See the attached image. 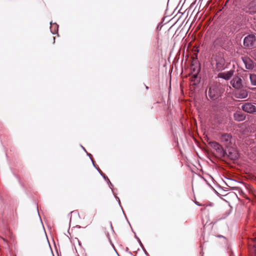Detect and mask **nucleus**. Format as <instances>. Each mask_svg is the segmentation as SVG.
<instances>
[{"mask_svg": "<svg viewBox=\"0 0 256 256\" xmlns=\"http://www.w3.org/2000/svg\"><path fill=\"white\" fill-rule=\"evenodd\" d=\"M54 27V28H58V26L56 24H54L52 26H51V28Z\"/></svg>", "mask_w": 256, "mask_h": 256, "instance_id": "dca6fc26", "label": "nucleus"}, {"mask_svg": "<svg viewBox=\"0 0 256 256\" xmlns=\"http://www.w3.org/2000/svg\"><path fill=\"white\" fill-rule=\"evenodd\" d=\"M256 40V38L254 35L249 34L244 38V44L248 48L252 47L254 46Z\"/></svg>", "mask_w": 256, "mask_h": 256, "instance_id": "f03ea898", "label": "nucleus"}, {"mask_svg": "<svg viewBox=\"0 0 256 256\" xmlns=\"http://www.w3.org/2000/svg\"><path fill=\"white\" fill-rule=\"evenodd\" d=\"M224 61L223 59H220L216 61V69L217 71H220L224 68Z\"/></svg>", "mask_w": 256, "mask_h": 256, "instance_id": "f8f14e48", "label": "nucleus"}, {"mask_svg": "<svg viewBox=\"0 0 256 256\" xmlns=\"http://www.w3.org/2000/svg\"><path fill=\"white\" fill-rule=\"evenodd\" d=\"M234 120L240 122L244 120L246 118V114L240 111H237L234 114Z\"/></svg>", "mask_w": 256, "mask_h": 256, "instance_id": "9d476101", "label": "nucleus"}, {"mask_svg": "<svg viewBox=\"0 0 256 256\" xmlns=\"http://www.w3.org/2000/svg\"><path fill=\"white\" fill-rule=\"evenodd\" d=\"M250 13H256V0H252L248 6Z\"/></svg>", "mask_w": 256, "mask_h": 256, "instance_id": "9b49d317", "label": "nucleus"}, {"mask_svg": "<svg viewBox=\"0 0 256 256\" xmlns=\"http://www.w3.org/2000/svg\"><path fill=\"white\" fill-rule=\"evenodd\" d=\"M224 90V86L220 82H214L210 86L208 96L213 100H216L222 96Z\"/></svg>", "mask_w": 256, "mask_h": 256, "instance_id": "f257e3e1", "label": "nucleus"}, {"mask_svg": "<svg viewBox=\"0 0 256 256\" xmlns=\"http://www.w3.org/2000/svg\"><path fill=\"white\" fill-rule=\"evenodd\" d=\"M210 146L214 148L220 154L224 155V152L222 146L218 143L216 142H210Z\"/></svg>", "mask_w": 256, "mask_h": 256, "instance_id": "6e6552de", "label": "nucleus"}, {"mask_svg": "<svg viewBox=\"0 0 256 256\" xmlns=\"http://www.w3.org/2000/svg\"><path fill=\"white\" fill-rule=\"evenodd\" d=\"M230 83L236 89H239L242 86V80L238 76H234Z\"/></svg>", "mask_w": 256, "mask_h": 256, "instance_id": "39448f33", "label": "nucleus"}, {"mask_svg": "<svg viewBox=\"0 0 256 256\" xmlns=\"http://www.w3.org/2000/svg\"><path fill=\"white\" fill-rule=\"evenodd\" d=\"M200 70L198 69V71L196 73L193 74L191 78V81L194 82L193 84H196L197 82H198V80H197L198 74Z\"/></svg>", "mask_w": 256, "mask_h": 256, "instance_id": "ddd939ff", "label": "nucleus"}, {"mask_svg": "<svg viewBox=\"0 0 256 256\" xmlns=\"http://www.w3.org/2000/svg\"><path fill=\"white\" fill-rule=\"evenodd\" d=\"M242 60L246 68L252 70L254 67V62L248 57L242 58Z\"/></svg>", "mask_w": 256, "mask_h": 256, "instance_id": "423d86ee", "label": "nucleus"}, {"mask_svg": "<svg viewBox=\"0 0 256 256\" xmlns=\"http://www.w3.org/2000/svg\"><path fill=\"white\" fill-rule=\"evenodd\" d=\"M242 108L244 112L248 113H256V106L250 102L245 103L242 106Z\"/></svg>", "mask_w": 256, "mask_h": 256, "instance_id": "7ed1b4c3", "label": "nucleus"}, {"mask_svg": "<svg viewBox=\"0 0 256 256\" xmlns=\"http://www.w3.org/2000/svg\"><path fill=\"white\" fill-rule=\"evenodd\" d=\"M250 78L251 84L252 86H256V74H250Z\"/></svg>", "mask_w": 256, "mask_h": 256, "instance_id": "4468645a", "label": "nucleus"}, {"mask_svg": "<svg viewBox=\"0 0 256 256\" xmlns=\"http://www.w3.org/2000/svg\"><path fill=\"white\" fill-rule=\"evenodd\" d=\"M222 142L224 143L226 146H228L231 144L232 136L228 134H223L220 137Z\"/></svg>", "mask_w": 256, "mask_h": 256, "instance_id": "1a4fd4ad", "label": "nucleus"}, {"mask_svg": "<svg viewBox=\"0 0 256 256\" xmlns=\"http://www.w3.org/2000/svg\"><path fill=\"white\" fill-rule=\"evenodd\" d=\"M234 70H230L227 72L219 73L218 75V77L226 80H228L234 75Z\"/></svg>", "mask_w": 256, "mask_h": 256, "instance_id": "0eeeda50", "label": "nucleus"}, {"mask_svg": "<svg viewBox=\"0 0 256 256\" xmlns=\"http://www.w3.org/2000/svg\"><path fill=\"white\" fill-rule=\"evenodd\" d=\"M251 252L252 253V256H256V244L254 246L251 250Z\"/></svg>", "mask_w": 256, "mask_h": 256, "instance_id": "2eb2a0df", "label": "nucleus"}, {"mask_svg": "<svg viewBox=\"0 0 256 256\" xmlns=\"http://www.w3.org/2000/svg\"><path fill=\"white\" fill-rule=\"evenodd\" d=\"M234 96L237 98H246L248 96V91L246 89L240 88L236 90L234 93Z\"/></svg>", "mask_w": 256, "mask_h": 256, "instance_id": "20e7f679", "label": "nucleus"}]
</instances>
